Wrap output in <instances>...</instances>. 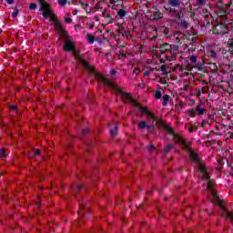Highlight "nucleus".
<instances>
[{
    "label": "nucleus",
    "mask_w": 233,
    "mask_h": 233,
    "mask_svg": "<svg viewBox=\"0 0 233 233\" xmlns=\"http://www.w3.org/2000/svg\"><path fill=\"white\" fill-rule=\"evenodd\" d=\"M109 127V132L111 134V136H117V130H118V127L117 124L116 123H112V124H108Z\"/></svg>",
    "instance_id": "8"
},
{
    "label": "nucleus",
    "mask_w": 233,
    "mask_h": 233,
    "mask_svg": "<svg viewBox=\"0 0 233 233\" xmlns=\"http://www.w3.org/2000/svg\"><path fill=\"white\" fill-rule=\"evenodd\" d=\"M148 150H154V145H150V146L148 147Z\"/></svg>",
    "instance_id": "39"
},
{
    "label": "nucleus",
    "mask_w": 233,
    "mask_h": 233,
    "mask_svg": "<svg viewBox=\"0 0 233 233\" xmlns=\"http://www.w3.org/2000/svg\"><path fill=\"white\" fill-rule=\"evenodd\" d=\"M168 101H170V96L164 95L163 96V102H162L163 106H167V105H168Z\"/></svg>",
    "instance_id": "15"
},
{
    "label": "nucleus",
    "mask_w": 233,
    "mask_h": 233,
    "mask_svg": "<svg viewBox=\"0 0 233 233\" xmlns=\"http://www.w3.org/2000/svg\"><path fill=\"white\" fill-rule=\"evenodd\" d=\"M228 45L230 54H233V39L228 40Z\"/></svg>",
    "instance_id": "19"
},
{
    "label": "nucleus",
    "mask_w": 233,
    "mask_h": 233,
    "mask_svg": "<svg viewBox=\"0 0 233 233\" xmlns=\"http://www.w3.org/2000/svg\"><path fill=\"white\" fill-rule=\"evenodd\" d=\"M209 68L210 70H213V72H216V70H218V65H216V63H211L209 64Z\"/></svg>",
    "instance_id": "21"
},
{
    "label": "nucleus",
    "mask_w": 233,
    "mask_h": 233,
    "mask_svg": "<svg viewBox=\"0 0 233 233\" xmlns=\"http://www.w3.org/2000/svg\"><path fill=\"white\" fill-rule=\"evenodd\" d=\"M86 39L89 45H94V41H96V37L90 34H87Z\"/></svg>",
    "instance_id": "10"
},
{
    "label": "nucleus",
    "mask_w": 233,
    "mask_h": 233,
    "mask_svg": "<svg viewBox=\"0 0 233 233\" xmlns=\"http://www.w3.org/2000/svg\"><path fill=\"white\" fill-rule=\"evenodd\" d=\"M0 157H2L4 159V157H6V151L5 150V148H2L0 150Z\"/></svg>",
    "instance_id": "23"
},
{
    "label": "nucleus",
    "mask_w": 233,
    "mask_h": 233,
    "mask_svg": "<svg viewBox=\"0 0 233 233\" xmlns=\"http://www.w3.org/2000/svg\"><path fill=\"white\" fill-rule=\"evenodd\" d=\"M165 128L167 132H168V134H174V130H172V127L166 126Z\"/></svg>",
    "instance_id": "27"
},
{
    "label": "nucleus",
    "mask_w": 233,
    "mask_h": 233,
    "mask_svg": "<svg viewBox=\"0 0 233 233\" xmlns=\"http://www.w3.org/2000/svg\"><path fill=\"white\" fill-rule=\"evenodd\" d=\"M161 71L165 72V66L161 67Z\"/></svg>",
    "instance_id": "41"
},
{
    "label": "nucleus",
    "mask_w": 233,
    "mask_h": 233,
    "mask_svg": "<svg viewBox=\"0 0 233 233\" xmlns=\"http://www.w3.org/2000/svg\"><path fill=\"white\" fill-rule=\"evenodd\" d=\"M38 1V3H43V0H37Z\"/></svg>",
    "instance_id": "44"
},
{
    "label": "nucleus",
    "mask_w": 233,
    "mask_h": 233,
    "mask_svg": "<svg viewBox=\"0 0 233 233\" xmlns=\"http://www.w3.org/2000/svg\"><path fill=\"white\" fill-rule=\"evenodd\" d=\"M168 5L170 6H179V0H169Z\"/></svg>",
    "instance_id": "16"
},
{
    "label": "nucleus",
    "mask_w": 233,
    "mask_h": 233,
    "mask_svg": "<svg viewBox=\"0 0 233 233\" xmlns=\"http://www.w3.org/2000/svg\"><path fill=\"white\" fill-rule=\"evenodd\" d=\"M172 48L170 44H163L160 46V51L162 54H165V52H168Z\"/></svg>",
    "instance_id": "9"
},
{
    "label": "nucleus",
    "mask_w": 233,
    "mask_h": 233,
    "mask_svg": "<svg viewBox=\"0 0 233 233\" xmlns=\"http://www.w3.org/2000/svg\"><path fill=\"white\" fill-rule=\"evenodd\" d=\"M198 5L203 6V5H205V0H198Z\"/></svg>",
    "instance_id": "34"
},
{
    "label": "nucleus",
    "mask_w": 233,
    "mask_h": 233,
    "mask_svg": "<svg viewBox=\"0 0 233 233\" xmlns=\"http://www.w3.org/2000/svg\"><path fill=\"white\" fill-rule=\"evenodd\" d=\"M7 5H14V0H5Z\"/></svg>",
    "instance_id": "35"
},
{
    "label": "nucleus",
    "mask_w": 233,
    "mask_h": 233,
    "mask_svg": "<svg viewBox=\"0 0 233 233\" xmlns=\"http://www.w3.org/2000/svg\"><path fill=\"white\" fill-rule=\"evenodd\" d=\"M162 17H163V14H161V12H155L153 14L154 19H162Z\"/></svg>",
    "instance_id": "17"
},
{
    "label": "nucleus",
    "mask_w": 233,
    "mask_h": 233,
    "mask_svg": "<svg viewBox=\"0 0 233 233\" xmlns=\"http://www.w3.org/2000/svg\"><path fill=\"white\" fill-rule=\"evenodd\" d=\"M37 8V5L35 3H32L29 5V10H35Z\"/></svg>",
    "instance_id": "25"
},
{
    "label": "nucleus",
    "mask_w": 233,
    "mask_h": 233,
    "mask_svg": "<svg viewBox=\"0 0 233 233\" xmlns=\"http://www.w3.org/2000/svg\"><path fill=\"white\" fill-rule=\"evenodd\" d=\"M37 156H41V151L39 149H33V151L30 153V157L35 159Z\"/></svg>",
    "instance_id": "12"
},
{
    "label": "nucleus",
    "mask_w": 233,
    "mask_h": 233,
    "mask_svg": "<svg viewBox=\"0 0 233 233\" xmlns=\"http://www.w3.org/2000/svg\"><path fill=\"white\" fill-rule=\"evenodd\" d=\"M88 132H90V130L88 128H86V129H83L82 134L84 136H86V134H88Z\"/></svg>",
    "instance_id": "32"
},
{
    "label": "nucleus",
    "mask_w": 233,
    "mask_h": 233,
    "mask_svg": "<svg viewBox=\"0 0 233 233\" xmlns=\"http://www.w3.org/2000/svg\"><path fill=\"white\" fill-rule=\"evenodd\" d=\"M155 97L157 99H161V91H157L156 94H155Z\"/></svg>",
    "instance_id": "28"
},
{
    "label": "nucleus",
    "mask_w": 233,
    "mask_h": 233,
    "mask_svg": "<svg viewBox=\"0 0 233 233\" xmlns=\"http://www.w3.org/2000/svg\"><path fill=\"white\" fill-rule=\"evenodd\" d=\"M42 15L45 19L50 18V21L53 25H55V30L56 32H59V18H57V15L54 14V12L50 10H44L42 13Z\"/></svg>",
    "instance_id": "5"
},
{
    "label": "nucleus",
    "mask_w": 233,
    "mask_h": 233,
    "mask_svg": "<svg viewBox=\"0 0 233 233\" xmlns=\"http://www.w3.org/2000/svg\"><path fill=\"white\" fill-rule=\"evenodd\" d=\"M228 69L230 72H233V64L228 65Z\"/></svg>",
    "instance_id": "36"
},
{
    "label": "nucleus",
    "mask_w": 233,
    "mask_h": 233,
    "mask_svg": "<svg viewBox=\"0 0 233 233\" xmlns=\"http://www.w3.org/2000/svg\"><path fill=\"white\" fill-rule=\"evenodd\" d=\"M146 116L149 121V125H147V122L145 121H140L138 122V128L140 130L147 128L148 132H151V130H154V127H156V121H157V119L156 118V116H154V114L148 111H146Z\"/></svg>",
    "instance_id": "4"
},
{
    "label": "nucleus",
    "mask_w": 233,
    "mask_h": 233,
    "mask_svg": "<svg viewBox=\"0 0 233 233\" xmlns=\"http://www.w3.org/2000/svg\"><path fill=\"white\" fill-rule=\"evenodd\" d=\"M191 63H196L198 61V58L194 56H190Z\"/></svg>",
    "instance_id": "31"
},
{
    "label": "nucleus",
    "mask_w": 233,
    "mask_h": 233,
    "mask_svg": "<svg viewBox=\"0 0 233 233\" xmlns=\"http://www.w3.org/2000/svg\"><path fill=\"white\" fill-rule=\"evenodd\" d=\"M133 74H135L136 76H137L139 75V70H134L133 71Z\"/></svg>",
    "instance_id": "37"
},
{
    "label": "nucleus",
    "mask_w": 233,
    "mask_h": 233,
    "mask_svg": "<svg viewBox=\"0 0 233 233\" xmlns=\"http://www.w3.org/2000/svg\"><path fill=\"white\" fill-rule=\"evenodd\" d=\"M217 34H227L228 32V27L225 24H218L216 25Z\"/></svg>",
    "instance_id": "7"
},
{
    "label": "nucleus",
    "mask_w": 233,
    "mask_h": 233,
    "mask_svg": "<svg viewBox=\"0 0 233 233\" xmlns=\"http://www.w3.org/2000/svg\"><path fill=\"white\" fill-rule=\"evenodd\" d=\"M177 17L179 19V17H181V16L179 15V14H177Z\"/></svg>",
    "instance_id": "43"
},
{
    "label": "nucleus",
    "mask_w": 233,
    "mask_h": 233,
    "mask_svg": "<svg viewBox=\"0 0 233 233\" xmlns=\"http://www.w3.org/2000/svg\"><path fill=\"white\" fill-rule=\"evenodd\" d=\"M172 148H174V146L171 145V144H168V145L164 148V151H165L166 153H167V152H170V150H172Z\"/></svg>",
    "instance_id": "22"
},
{
    "label": "nucleus",
    "mask_w": 233,
    "mask_h": 233,
    "mask_svg": "<svg viewBox=\"0 0 233 233\" xmlns=\"http://www.w3.org/2000/svg\"><path fill=\"white\" fill-rule=\"evenodd\" d=\"M98 78L100 79V81H103V83L105 85H106V86L111 88V90H114V92L118 94V96H120L121 99L125 103H132V105H134L135 106H141L138 103H137L136 100H134V98H132L130 94L123 92V90H121V88H119V86H116V84L112 83L108 78H106V76L100 75L98 76Z\"/></svg>",
    "instance_id": "2"
},
{
    "label": "nucleus",
    "mask_w": 233,
    "mask_h": 233,
    "mask_svg": "<svg viewBox=\"0 0 233 233\" xmlns=\"http://www.w3.org/2000/svg\"><path fill=\"white\" fill-rule=\"evenodd\" d=\"M19 14V9L15 8L14 12L12 13V17L15 18L17 17V15Z\"/></svg>",
    "instance_id": "26"
},
{
    "label": "nucleus",
    "mask_w": 233,
    "mask_h": 233,
    "mask_svg": "<svg viewBox=\"0 0 233 233\" xmlns=\"http://www.w3.org/2000/svg\"><path fill=\"white\" fill-rule=\"evenodd\" d=\"M175 142L181 143L184 150H187V152L189 154V157L191 159H193V161H195V163H197V165L202 174V179H205L207 181L208 190H211V194H212L213 198L215 199H218V194H216V191H214V182H212V180H210V177L208 176V173L207 172V167H205V165H203V163L199 159V157H198V155L190 149V143L187 142V140H185V138H183V137H180V136L175 137Z\"/></svg>",
    "instance_id": "1"
},
{
    "label": "nucleus",
    "mask_w": 233,
    "mask_h": 233,
    "mask_svg": "<svg viewBox=\"0 0 233 233\" xmlns=\"http://www.w3.org/2000/svg\"><path fill=\"white\" fill-rule=\"evenodd\" d=\"M77 15V12H74V13H73V15Z\"/></svg>",
    "instance_id": "42"
},
{
    "label": "nucleus",
    "mask_w": 233,
    "mask_h": 233,
    "mask_svg": "<svg viewBox=\"0 0 233 233\" xmlns=\"http://www.w3.org/2000/svg\"><path fill=\"white\" fill-rule=\"evenodd\" d=\"M66 3H68V0H59V5L61 6H65V5H66Z\"/></svg>",
    "instance_id": "29"
},
{
    "label": "nucleus",
    "mask_w": 233,
    "mask_h": 233,
    "mask_svg": "<svg viewBox=\"0 0 233 233\" xmlns=\"http://www.w3.org/2000/svg\"><path fill=\"white\" fill-rule=\"evenodd\" d=\"M82 65L88 72H94V67H91L90 65H88V63H86L85 60H82Z\"/></svg>",
    "instance_id": "11"
},
{
    "label": "nucleus",
    "mask_w": 233,
    "mask_h": 233,
    "mask_svg": "<svg viewBox=\"0 0 233 233\" xmlns=\"http://www.w3.org/2000/svg\"><path fill=\"white\" fill-rule=\"evenodd\" d=\"M218 207L221 208L222 218H228L233 222V214L225 208V206H223V201L218 202Z\"/></svg>",
    "instance_id": "6"
},
{
    "label": "nucleus",
    "mask_w": 233,
    "mask_h": 233,
    "mask_svg": "<svg viewBox=\"0 0 233 233\" xmlns=\"http://www.w3.org/2000/svg\"><path fill=\"white\" fill-rule=\"evenodd\" d=\"M196 110L198 116H203V114L205 113V108L201 107L200 106H198Z\"/></svg>",
    "instance_id": "18"
},
{
    "label": "nucleus",
    "mask_w": 233,
    "mask_h": 233,
    "mask_svg": "<svg viewBox=\"0 0 233 233\" xmlns=\"http://www.w3.org/2000/svg\"><path fill=\"white\" fill-rule=\"evenodd\" d=\"M59 34L60 37H62V39H64L65 41V45L63 46L65 52H70V50H73L74 56L77 57V52L74 50L76 44L74 43V41H72V39L68 35V32H66V29L63 27L61 24L59 25Z\"/></svg>",
    "instance_id": "3"
},
{
    "label": "nucleus",
    "mask_w": 233,
    "mask_h": 233,
    "mask_svg": "<svg viewBox=\"0 0 233 233\" xmlns=\"http://www.w3.org/2000/svg\"><path fill=\"white\" fill-rule=\"evenodd\" d=\"M208 56L209 57H213V58L218 57V55L215 53L214 49H209Z\"/></svg>",
    "instance_id": "20"
},
{
    "label": "nucleus",
    "mask_w": 233,
    "mask_h": 233,
    "mask_svg": "<svg viewBox=\"0 0 233 233\" xmlns=\"http://www.w3.org/2000/svg\"><path fill=\"white\" fill-rule=\"evenodd\" d=\"M76 188H77V190H78V192L81 190V188H83V185H78L77 187H76Z\"/></svg>",
    "instance_id": "38"
},
{
    "label": "nucleus",
    "mask_w": 233,
    "mask_h": 233,
    "mask_svg": "<svg viewBox=\"0 0 233 233\" xmlns=\"http://www.w3.org/2000/svg\"><path fill=\"white\" fill-rule=\"evenodd\" d=\"M64 21H65V23L70 25V23H72V18H70V17H65Z\"/></svg>",
    "instance_id": "30"
},
{
    "label": "nucleus",
    "mask_w": 233,
    "mask_h": 233,
    "mask_svg": "<svg viewBox=\"0 0 233 233\" xmlns=\"http://www.w3.org/2000/svg\"><path fill=\"white\" fill-rule=\"evenodd\" d=\"M117 15L120 19H124L127 15V11L125 9H120L117 11Z\"/></svg>",
    "instance_id": "14"
},
{
    "label": "nucleus",
    "mask_w": 233,
    "mask_h": 233,
    "mask_svg": "<svg viewBox=\"0 0 233 233\" xmlns=\"http://www.w3.org/2000/svg\"><path fill=\"white\" fill-rule=\"evenodd\" d=\"M180 26H181L182 28H188V22H187V21L181 22V23H180Z\"/></svg>",
    "instance_id": "24"
},
{
    "label": "nucleus",
    "mask_w": 233,
    "mask_h": 233,
    "mask_svg": "<svg viewBox=\"0 0 233 233\" xmlns=\"http://www.w3.org/2000/svg\"><path fill=\"white\" fill-rule=\"evenodd\" d=\"M111 74L114 76L116 74V70H111Z\"/></svg>",
    "instance_id": "40"
},
{
    "label": "nucleus",
    "mask_w": 233,
    "mask_h": 233,
    "mask_svg": "<svg viewBox=\"0 0 233 233\" xmlns=\"http://www.w3.org/2000/svg\"><path fill=\"white\" fill-rule=\"evenodd\" d=\"M10 110H17V106L12 105L9 106Z\"/></svg>",
    "instance_id": "33"
},
{
    "label": "nucleus",
    "mask_w": 233,
    "mask_h": 233,
    "mask_svg": "<svg viewBox=\"0 0 233 233\" xmlns=\"http://www.w3.org/2000/svg\"><path fill=\"white\" fill-rule=\"evenodd\" d=\"M40 3V12H43L48 8V4L45 0H42Z\"/></svg>",
    "instance_id": "13"
}]
</instances>
